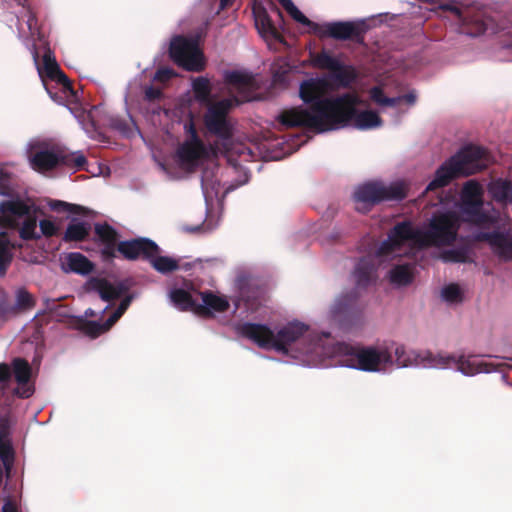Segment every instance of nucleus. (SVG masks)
<instances>
[{
  "instance_id": "nucleus-1",
  "label": "nucleus",
  "mask_w": 512,
  "mask_h": 512,
  "mask_svg": "<svg viewBox=\"0 0 512 512\" xmlns=\"http://www.w3.org/2000/svg\"><path fill=\"white\" fill-rule=\"evenodd\" d=\"M483 188L475 180L467 181L459 202L441 199V210L427 225L414 226L405 221L397 224L382 242L377 258L379 263L396 257L415 255L426 246H445L457 237L460 221L474 227V238L485 241L502 260L512 259V238L508 234L510 219L482 200Z\"/></svg>"
},
{
  "instance_id": "nucleus-2",
  "label": "nucleus",
  "mask_w": 512,
  "mask_h": 512,
  "mask_svg": "<svg viewBox=\"0 0 512 512\" xmlns=\"http://www.w3.org/2000/svg\"><path fill=\"white\" fill-rule=\"evenodd\" d=\"M327 76L309 78L299 85V96L306 109L291 107L281 111L277 120L284 128L306 126L317 132L337 130L352 125L359 130H370L382 125L378 113L370 110L357 113L362 100L352 93L326 97L330 90Z\"/></svg>"
},
{
  "instance_id": "nucleus-3",
  "label": "nucleus",
  "mask_w": 512,
  "mask_h": 512,
  "mask_svg": "<svg viewBox=\"0 0 512 512\" xmlns=\"http://www.w3.org/2000/svg\"><path fill=\"white\" fill-rule=\"evenodd\" d=\"M237 330L260 348L272 349L302 366H319L326 357L343 358V351L339 349L343 344L327 347L320 337H305L308 326L299 321L287 323L276 334L268 326L255 323L241 324Z\"/></svg>"
},
{
  "instance_id": "nucleus-4",
  "label": "nucleus",
  "mask_w": 512,
  "mask_h": 512,
  "mask_svg": "<svg viewBox=\"0 0 512 512\" xmlns=\"http://www.w3.org/2000/svg\"><path fill=\"white\" fill-rule=\"evenodd\" d=\"M339 349L343 351L341 366L365 372L385 373L398 368H423L424 365V351L407 350L402 345H397L393 353L385 346L342 345Z\"/></svg>"
},
{
  "instance_id": "nucleus-5",
  "label": "nucleus",
  "mask_w": 512,
  "mask_h": 512,
  "mask_svg": "<svg viewBox=\"0 0 512 512\" xmlns=\"http://www.w3.org/2000/svg\"><path fill=\"white\" fill-rule=\"evenodd\" d=\"M225 81L230 85V91L237 96L220 100L211 104L204 116L207 130L219 139L228 141L233 133V125L228 118L231 107L241 102L254 99L253 92L257 83L251 73L247 71H228L224 75Z\"/></svg>"
},
{
  "instance_id": "nucleus-6",
  "label": "nucleus",
  "mask_w": 512,
  "mask_h": 512,
  "mask_svg": "<svg viewBox=\"0 0 512 512\" xmlns=\"http://www.w3.org/2000/svg\"><path fill=\"white\" fill-rule=\"evenodd\" d=\"M0 211L3 214L6 225L0 223V275H3L9 266L15 245L10 239V230L22 221L20 229L21 238L37 239L40 238L37 222L29 216V207L22 202H7L0 204Z\"/></svg>"
},
{
  "instance_id": "nucleus-7",
  "label": "nucleus",
  "mask_w": 512,
  "mask_h": 512,
  "mask_svg": "<svg viewBox=\"0 0 512 512\" xmlns=\"http://www.w3.org/2000/svg\"><path fill=\"white\" fill-rule=\"evenodd\" d=\"M490 162L488 153L477 146H468L446 160L435 172L426 192L448 185L453 179L474 174L486 168Z\"/></svg>"
},
{
  "instance_id": "nucleus-8",
  "label": "nucleus",
  "mask_w": 512,
  "mask_h": 512,
  "mask_svg": "<svg viewBox=\"0 0 512 512\" xmlns=\"http://www.w3.org/2000/svg\"><path fill=\"white\" fill-rule=\"evenodd\" d=\"M408 185L403 180L390 183L381 181L367 182L357 187L353 198L355 208L359 212H367L370 207L382 201L402 200L405 198Z\"/></svg>"
},
{
  "instance_id": "nucleus-9",
  "label": "nucleus",
  "mask_w": 512,
  "mask_h": 512,
  "mask_svg": "<svg viewBox=\"0 0 512 512\" xmlns=\"http://www.w3.org/2000/svg\"><path fill=\"white\" fill-rule=\"evenodd\" d=\"M26 153L30 167L39 173L53 170L62 166V163H69V157L61 148L45 140L29 141Z\"/></svg>"
},
{
  "instance_id": "nucleus-10",
  "label": "nucleus",
  "mask_w": 512,
  "mask_h": 512,
  "mask_svg": "<svg viewBox=\"0 0 512 512\" xmlns=\"http://www.w3.org/2000/svg\"><path fill=\"white\" fill-rule=\"evenodd\" d=\"M183 129L187 135V140L178 147L176 162L184 171H190L202 164L209 157L210 152L199 139L189 114L183 124Z\"/></svg>"
},
{
  "instance_id": "nucleus-11",
  "label": "nucleus",
  "mask_w": 512,
  "mask_h": 512,
  "mask_svg": "<svg viewBox=\"0 0 512 512\" xmlns=\"http://www.w3.org/2000/svg\"><path fill=\"white\" fill-rule=\"evenodd\" d=\"M170 56L176 64L188 71H201L205 66L204 56L196 39L174 37L170 44Z\"/></svg>"
},
{
  "instance_id": "nucleus-12",
  "label": "nucleus",
  "mask_w": 512,
  "mask_h": 512,
  "mask_svg": "<svg viewBox=\"0 0 512 512\" xmlns=\"http://www.w3.org/2000/svg\"><path fill=\"white\" fill-rule=\"evenodd\" d=\"M311 61L314 67L332 72L340 86L346 87L356 78V71L351 65H346L341 56L331 55L326 50L314 54Z\"/></svg>"
},
{
  "instance_id": "nucleus-13",
  "label": "nucleus",
  "mask_w": 512,
  "mask_h": 512,
  "mask_svg": "<svg viewBox=\"0 0 512 512\" xmlns=\"http://www.w3.org/2000/svg\"><path fill=\"white\" fill-rule=\"evenodd\" d=\"M32 56L36 65H38V51L34 47ZM39 76L43 79L44 76L55 80L62 86L63 93L65 95H74V91L71 87V83L68 78L60 70L56 59L50 49H47L43 54V67L37 66Z\"/></svg>"
},
{
  "instance_id": "nucleus-14",
  "label": "nucleus",
  "mask_w": 512,
  "mask_h": 512,
  "mask_svg": "<svg viewBox=\"0 0 512 512\" xmlns=\"http://www.w3.org/2000/svg\"><path fill=\"white\" fill-rule=\"evenodd\" d=\"M223 141V150H220V153L225 152L227 155V160L231 165V170L234 173H239V179L235 185H231L227 190L234 189L238 186L246 184L249 180V174L245 168L240 163H237L234 160V156H238L240 158V162H248L253 158V152L249 147L244 146L243 144H236L233 147L229 148L227 146V141Z\"/></svg>"
},
{
  "instance_id": "nucleus-15",
  "label": "nucleus",
  "mask_w": 512,
  "mask_h": 512,
  "mask_svg": "<svg viewBox=\"0 0 512 512\" xmlns=\"http://www.w3.org/2000/svg\"><path fill=\"white\" fill-rule=\"evenodd\" d=\"M456 370L464 376H475L479 373H490L495 370V366L485 360L480 355H465L458 353Z\"/></svg>"
},
{
  "instance_id": "nucleus-16",
  "label": "nucleus",
  "mask_w": 512,
  "mask_h": 512,
  "mask_svg": "<svg viewBox=\"0 0 512 512\" xmlns=\"http://www.w3.org/2000/svg\"><path fill=\"white\" fill-rule=\"evenodd\" d=\"M196 290L192 289L188 285L183 287L172 288L168 297L174 307L182 311H192L196 314V308L198 305V297Z\"/></svg>"
},
{
  "instance_id": "nucleus-17",
  "label": "nucleus",
  "mask_w": 512,
  "mask_h": 512,
  "mask_svg": "<svg viewBox=\"0 0 512 512\" xmlns=\"http://www.w3.org/2000/svg\"><path fill=\"white\" fill-rule=\"evenodd\" d=\"M196 314L212 315L228 309L229 302L223 295L213 292H199Z\"/></svg>"
},
{
  "instance_id": "nucleus-18",
  "label": "nucleus",
  "mask_w": 512,
  "mask_h": 512,
  "mask_svg": "<svg viewBox=\"0 0 512 512\" xmlns=\"http://www.w3.org/2000/svg\"><path fill=\"white\" fill-rule=\"evenodd\" d=\"M157 244L149 239L141 238L123 241L118 244L117 250L127 259L146 258L149 252L155 250Z\"/></svg>"
},
{
  "instance_id": "nucleus-19",
  "label": "nucleus",
  "mask_w": 512,
  "mask_h": 512,
  "mask_svg": "<svg viewBox=\"0 0 512 512\" xmlns=\"http://www.w3.org/2000/svg\"><path fill=\"white\" fill-rule=\"evenodd\" d=\"M132 297H125L119 307L113 312V314L105 321L104 323H99L96 321H89L84 325V331L90 337H97L106 331H108L112 325L122 316V314L127 310L131 303Z\"/></svg>"
},
{
  "instance_id": "nucleus-20",
  "label": "nucleus",
  "mask_w": 512,
  "mask_h": 512,
  "mask_svg": "<svg viewBox=\"0 0 512 512\" xmlns=\"http://www.w3.org/2000/svg\"><path fill=\"white\" fill-rule=\"evenodd\" d=\"M61 267L65 272L87 275L92 272L94 265L79 252H71L61 258Z\"/></svg>"
},
{
  "instance_id": "nucleus-21",
  "label": "nucleus",
  "mask_w": 512,
  "mask_h": 512,
  "mask_svg": "<svg viewBox=\"0 0 512 512\" xmlns=\"http://www.w3.org/2000/svg\"><path fill=\"white\" fill-rule=\"evenodd\" d=\"M369 95L371 100L380 107L398 108L404 102L408 106H412L416 102V95L413 93L398 97H386L383 89L379 86L371 88Z\"/></svg>"
},
{
  "instance_id": "nucleus-22",
  "label": "nucleus",
  "mask_w": 512,
  "mask_h": 512,
  "mask_svg": "<svg viewBox=\"0 0 512 512\" xmlns=\"http://www.w3.org/2000/svg\"><path fill=\"white\" fill-rule=\"evenodd\" d=\"M457 361H459L458 353L439 352L434 354L430 351H424L423 368L456 369Z\"/></svg>"
},
{
  "instance_id": "nucleus-23",
  "label": "nucleus",
  "mask_w": 512,
  "mask_h": 512,
  "mask_svg": "<svg viewBox=\"0 0 512 512\" xmlns=\"http://www.w3.org/2000/svg\"><path fill=\"white\" fill-rule=\"evenodd\" d=\"M13 371L18 383L16 394L22 398H28L32 394V389L28 385L31 375V368L29 364L22 359H15L13 361Z\"/></svg>"
},
{
  "instance_id": "nucleus-24",
  "label": "nucleus",
  "mask_w": 512,
  "mask_h": 512,
  "mask_svg": "<svg viewBox=\"0 0 512 512\" xmlns=\"http://www.w3.org/2000/svg\"><path fill=\"white\" fill-rule=\"evenodd\" d=\"M489 195L498 203L512 204V181L495 179L488 184Z\"/></svg>"
},
{
  "instance_id": "nucleus-25",
  "label": "nucleus",
  "mask_w": 512,
  "mask_h": 512,
  "mask_svg": "<svg viewBox=\"0 0 512 512\" xmlns=\"http://www.w3.org/2000/svg\"><path fill=\"white\" fill-rule=\"evenodd\" d=\"M95 232L98 239L104 245L102 254L106 257H113L116 252V243L118 240L116 231L109 225L98 224L95 226Z\"/></svg>"
},
{
  "instance_id": "nucleus-26",
  "label": "nucleus",
  "mask_w": 512,
  "mask_h": 512,
  "mask_svg": "<svg viewBox=\"0 0 512 512\" xmlns=\"http://www.w3.org/2000/svg\"><path fill=\"white\" fill-rule=\"evenodd\" d=\"M89 285L91 289L105 301L119 298L124 293V288L122 285L111 283L104 279L92 280Z\"/></svg>"
},
{
  "instance_id": "nucleus-27",
  "label": "nucleus",
  "mask_w": 512,
  "mask_h": 512,
  "mask_svg": "<svg viewBox=\"0 0 512 512\" xmlns=\"http://www.w3.org/2000/svg\"><path fill=\"white\" fill-rule=\"evenodd\" d=\"M321 33L319 35H327L336 39H348L350 38L355 27L349 22H332L325 25H320Z\"/></svg>"
},
{
  "instance_id": "nucleus-28",
  "label": "nucleus",
  "mask_w": 512,
  "mask_h": 512,
  "mask_svg": "<svg viewBox=\"0 0 512 512\" xmlns=\"http://www.w3.org/2000/svg\"><path fill=\"white\" fill-rule=\"evenodd\" d=\"M0 458L6 473L9 474L13 464V454L8 439V423L6 420L0 421Z\"/></svg>"
},
{
  "instance_id": "nucleus-29",
  "label": "nucleus",
  "mask_w": 512,
  "mask_h": 512,
  "mask_svg": "<svg viewBox=\"0 0 512 512\" xmlns=\"http://www.w3.org/2000/svg\"><path fill=\"white\" fill-rule=\"evenodd\" d=\"M147 260L156 271L162 274L172 272L179 267L177 259L160 255L158 246L153 252H149Z\"/></svg>"
},
{
  "instance_id": "nucleus-30",
  "label": "nucleus",
  "mask_w": 512,
  "mask_h": 512,
  "mask_svg": "<svg viewBox=\"0 0 512 512\" xmlns=\"http://www.w3.org/2000/svg\"><path fill=\"white\" fill-rule=\"evenodd\" d=\"M448 9L460 21H462L463 24H465V25H470V24L475 25L476 30L475 31H471V32H467L468 35H470V36H477V35H480L482 33H485L488 30V25L483 20H481L479 18L469 20L468 19L469 18L468 12L462 11L458 7H453V6L449 7Z\"/></svg>"
},
{
  "instance_id": "nucleus-31",
  "label": "nucleus",
  "mask_w": 512,
  "mask_h": 512,
  "mask_svg": "<svg viewBox=\"0 0 512 512\" xmlns=\"http://www.w3.org/2000/svg\"><path fill=\"white\" fill-rule=\"evenodd\" d=\"M389 280L395 286H404L412 281V268L408 264L395 265L389 272Z\"/></svg>"
},
{
  "instance_id": "nucleus-32",
  "label": "nucleus",
  "mask_w": 512,
  "mask_h": 512,
  "mask_svg": "<svg viewBox=\"0 0 512 512\" xmlns=\"http://www.w3.org/2000/svg\"><path fill=\"white\" fill-rule=\"evenodd\" d=\"M465 297V289L458 284L450 283L441 289V298L449 305L461 303Z\"/></svg>"
},
{
  "instance_id": "nucleus-33",
  "label": "nucleus",
  "mask_w": 512,
  "mask_h": 512,
  "mask_svg": "<svg viewBox=\"0 0 512 512\" xmlns=\"http://www.w3.org/2000/svg\"><path fill=\"white\" fill-rule=\"evenodd\" d=\"M194 96L200 103H208L211 93L210 81L205 77H197L192 82Z\"/></svg>"
},
{
  "instance_id": "nucleus-34",
  "label": "nucleus",
  "mask_w": 512,
  "mask_h": 512,
  "mask_svg": "<svg viewBox=\"0 0 512 512\" xmlns=\"http://www.w3.org/2000/svg\"><path fill=\"white\" fill-rule=\"evenodd\" d=\"M90 228L86 222L73 221L66 229L65 239L69 241L83 240L89 234Z\"/></svg>"
},
{
  "instance_id": "nucleus-35",
  "label": "nucleus",
  "mask_w": 512,
  "mask_h": 512,
  "mask_svg": "<svg viewBox=\"0 0 512 512\" xmlns=\"http://www.w3.org/2000/svg\"><path fill=\"white\" fill-rule=\"evenodd\" d=\"M255 25L264 38H276L278 31L266 14H259L255 19Z\"/></svg>"
},
{
  "instance_id": "nucleus-36",
  "label": "nucleus",
  "mask_w": 512,
  "mask_h": 512,
  "mask_svg": "<svg viewBox=\"0 0 512 512\" xmlns=\"http://www.w3.org/2000/svg\"><path fill=\"white\" fill-rule=\"evenodd\" d=\"M289 15L300 25L305 27L308 32L314 34H320V25L309 20L296 6H294L289 12Z\"/></svg>"
},
{
  "instance_id": "nucleus-37",
  "label": "nucleus",
  "mask_w": 512,
  "mask_h": 512,
  "mask_svg": "<svg viewBox=\"0 0 512 512\" xmlns=\"http://www.w3.org/2000/svg\"><path fill=\"white\" fill-rule=\"evenodd\" d=\"M444 262L462 263L469 260V250L465 247L449 249L441 254Z\"/></svg>"
},
{
  "instance_id": "nucleus-38",
  "label": "nucleus",
  "mask_w": 512,
  "mask_h": 512,
  "mask_svg": "<svg viewBox=\"0 0 512 512\" xmlns=\"http://www.w3.org/2000/svg\"><path fill=\"white\" fill-rule=\"evenodd\" d=\"M373 274V268L369 266L368 261L361 260L355 271H354V277L357 282L358 286H364L368 283V281L371 279Z\"/></svg>"
},
{
  "instance_id": "nucleus-39",
  "label": "nucleus",
  "mask_w": 512,
  "mask_h": 512,
  "mask_svg": "<svg viewBox=\"0 0 512 512\" xmlns=\"http://www.w3.org/2000/svg\"><path fill=\"white\" fill-rule=\"evenodd\" d=\"M219 185V182H213L210 179L209 172H207V179L204 178L202 182V189L207 202L212 200L214 196L218 195Z\"/></svg>"
},
{
  "instance_id": "nucleus-40",
  "label": "nucleus",
  "mask_w": 512,
  "mask_h": 512,
  "mask_svg": "<svg viewBox=\"0 0 512 512\" xmlns=\"http://www.w3.org/2000/svg\"><path fill=\"white\" fill-rule=\"evenodd\" d=\"M48 205L54 211H67L70 213H80L83 211L81 206L69 204L60 200H52Z\"/></svg>"
},
{
  "instance_id": "nucleus-41",
  "label": "nucleus",
  "mask_w": 512,
  "mask_h": 512,
  "mask_svg": "<svg viewBox=\"0 0 512 512\" xmlns=\"http://www.w3.org/2000/svg\"><path fill=\"white\" fill-rule=\"evenodd\" d=\"M65 155L69 157V163H62V166H67L74 168L75 170L83 169L86 164V159L83 154L80 152L75 153H66Z\"/></svg>"
},
{
  "instance_id": "nucleus-42",
  "label": "nucleus",
  "mask_w": 512,
  "mask_h": 512,
  "mask_svg": "<svg viewBox=\"0 0 512 512\" xmlns=\"http://www.w3.org/2000/svg\"><path fill=\"white\" fill-rule=\"evenodd\" d=\"M10 173L6 167L0 165V195H8L11 191Z\"/></svg>"
},
{
  "instance_id": "nucleus-43",
  "label": "nucleus",
  "mask_w": 512,
  "mask_h": 512,
  "mask_svg": "<svg viewBox=\"0 0 512 512\" xmlns=\"http://www.w3.org/2000/svg\"><path fill=\"white\" fill-rule=\"evenodd\" d=\"M57 230H58V227L55 224V222H53L52 220L44 219V220H41L39 223L40 237L42 235L52 236V235L56 234Z\"/></svg>"
},
{
  "instance_id": "nucleus-44",
  "label": "nucleus",
  "mask_w": 512,
  "mask_h": 512,
  "mask_svg": "<svg viewBox=\"0 0 512 512\" xmlns=\"http://www.w3.org/2000/svg\"><path fill=\"white\" fill-rule=\"evenodd\" d=\"M172 76H174V72L172 69L161 68L156 72L154 79L157 81H166L170 79Z\"/></svg>"
},
{
  "instance_id": "nucleus-45",
  "label": "nucleus",
  "mask_w": 512,
  "mask_h": 512,
  "mask_svg": "<svg viewBox=\"0 0 512 512\" xmlns=\"http://www.w3.org/2000/svg\"><path fill=\"white\" fill-rule=\"evenodd\" d=\"M10 377V368L6 364H0V383L5 382Z\"/></svg>"
},
{
  "instance_id": "nucleus-46",
  "label": "nucleus",
  "mask_w": 512,
  "mask_h": 512,
  "mask_svg": "<svg viewBox=\"0 0 512 512\" xmlns=\"http://www.w3.org/2000/svg\"><path fill=\"white\" fill-rule=\"evenodd\" d=\"M18 301L22 305H28L31 301V296L28 292L20 290L17 294Z\"/></svg>"
},
{
  "instance_id": "nucleus-47",
  "label": "nucleus",
  "mask_w": 512,
  "mask_h": 512,
  "mask_svg": "<svg viewBox=\"0 0 512 512\" xmlns=\"http://www.w3.org/2000/svg\"><path fill=\"white\" fill-rule=\"evenodd\" d=\"M36 25L37 21L35 17L32 14H29L27 19V26L32 36L34 35V31L36 30Z\"/></svg>"
},
{
  "instance_id": "nucleus-48",
  "label": "nucleus",
  "mask_w": 512,
  "mask_h": 512,
  "mask_svg": "<svg viewBox=\"0 0 512 512\" xmlns=\"http://www.w3.org/2000/svg\"><path fill=\"white\" fill-rule=\"evenodd\" d=\"M2 512H19L17 506L10 500H6Z\"/></svg>"
},
{
  "instance_id": "nucleus-49",
  "label": "nucleus",
  "mask_w": 512,
  "mask_h": 512,
  "mask_svg": "<svg viewBox=\"0 0 512 512\" xmlns=\"http://www.w3.org/2000/svg\"><path fill=\"white\" fill-rule=\"evenodd\" d=\"M145 96L148 99H155V98H158L160 96V91L157 90V89H154L153 87H148L145 90Z\"/></svg>"
},
{
  "instance_id": "nucleus-50",
  "label": "nucleus",
  "mask_w": 512,
  "mask_h": 512,
  "mask_svg": "<svg viewBox=\"0 0 512 512\" xmlns=\"http://www.w3.org/2000/svg\"><path fill=\"white\" fill-rule=\"evenodd\" d=\"M278 1L287 12H289L295 6V4L292 2V0H278Z\"/></svg>"
},
{
  "instance_id": "nucleus-51",
  "label": "nucleus",
  "mask_w": 512,
  "mask_h": 512,
  "mask_svg": "<svg viewBox=\"0 0 512 512\" xmlns=\"http://www.w3.org/2000/svg\"><path fill=\"white\" fill-rule=\"evenodd\" d=\"M158 165L160 167V169L165 173L167 174L168 177L170 178H174L175 175L166 167V165L162 162H158Z\"/></svg>"
},
{
  "instance_id": "nucleus-52",
  "label": "nucleus",
  "mask_w": 512,
  "mask_h": 512,
  "mask_svg": "<svg viewBox=\"0 0 512 512\" xmlns=\"http://www.w3.org/2000/svg\"><path fill=\"white\" fill-rule=\"evenodd\" d=\"M232 4V0H220V9L223 10Z\"/></svg>"
},
{
  "instance_id": "nucleus-53",
  "label": "nucleus",
  "mask_w": 512,
  "mask_h": 512,
  "mask_svg": "<svg viewBox=\"0 0 512 512\" xmlns=\"http://www.w3.org/2000/svg\"><path fill=\"white\" fill-rule=\"evenodd\" d=\"M97 313L91 309V308H88L86 311H85V316L86 317H90V316H95Z\"/></svg>"
},
{
  "instance_id": "nucleus-54",
  "label": "nucleus",
  "mask_w": 512,
  "mask_h": 512,
  "mask_svg": "<svg viewBox=\"0 0 512 512\" xmlns=\"http://www.w3.org/2000/svg\"><path fill=\"white\" fill-rule=\"evenodd\" d=\"M49 94H50V98H52L54 101H56L54 95H52L50 92H49Z\"/></svg>"
},
{
  "instance_id": "nucleus-55",
  "label": "nucleus",
  "mask_w": 512,
  "mask_h": 512,
  "mask_svg": "<svg viewBox=\"0 0 512 512\" xmlns=\"http://www.w3.org/2000/svg\"><path fill=\"white\" fill-rule=\"evenodd\" d=\"M107 308H108V306H106L104 309H102V310L100 311V313H101V314H102V313H104V312H105V310H106Z\"/></svg>"
}]
</instances>
